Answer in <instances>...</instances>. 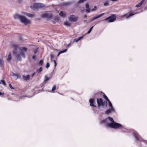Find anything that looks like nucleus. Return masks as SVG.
<instances>
[{
  "label": "nucleus",
  "mask_w": 147,
  "mask_h": 147,
  "mask_svg": "<svg viewBox=\"0 0 147 147\" xmlns=\"http://www.w3.org/2000/svg\"><path fill=\"white\" fill-rule=\"evenodd\" d=\"M104 97L106 99V102H103L102 99L101 98L97 99V101L98 106H101L103 107H106L107 104V101H108L109 103L108 105L109 106V108L105 111V113L106 114H110L112 112H114V109L113 107L112 103L109 100L108 98L106 95H105Z\"/></svg>",
  "instance_id": "nucleus-1"
},
{
  "label": "nucleus",
  "mask_w": 147,
  "mask_h": 147,
  "mask_svg": "<svg viewBox=\"0 0 147 147\" xmlns=\"http://www.w3.org/2000/svg\"><path fill=\"white\" fill-rule=\"evenodd\" d=\"M19 51H14L13 54L17 60L20 61L22 57L24 58L25 57V53L26 52L27 49L25 47H21L19 48Z\"/></svg>",
  "instance_id": "nucleus-2"
},
{
  "label": "nucleus",
  "mask_w": 147,
  "mask_h": 147,
  "mask_svg": "<svg viewBox=\"0 0 147 147\" xmlns=\"http://www.w3.org/2000/svg\"><path fill=\"white\" fill-rule=\"evenodd\" d=\"M14 18L15 19L19 20L20 22L25 25L29 24L31 23V21L22 15L16 14L14 15Z\"/></svg>",
  "instance_id": "nucleus-3"
},
{
  "label": "nucleus",
  "mask_w": 147,
  "mask_h": 147,
  "mask_svg": "<svg viewBox=\"0 0 147 147\" xmlns=\"http://www.w3.org/2000/svg\"><path fill=\"white\" fill-rule=\"evenodd\" d=\"M108 118L110 121L112 122L111 123L108 124L107 125L108 127L114 129L122 127L120 124L115 122L112 118L109 117Z\"/></svg>",
  "instance_id": "nucleus-4"
},
{
  "label": "nucleus",
  "mask_w": 147,
  "mask_h": 147,
  "mask_svg": "<svg viewBox=\"0 0 147 147\" xmlns=\"http://www.w3.org/2000/svg\"><path fill=\"white\" fill-rule=\"evenodd\" d=\"M45 6V5L41 3H36L30 7L31 9L35 11H37L38 8H42Z\"/></svg>",
  "instance_id": "nucleus-5"
},
{
  "label": "nucleus",
  "mask_w": 147,
  "mask_h": 147,
  "mask_svg": "<svg viewBox=\"0 0 147 147\" xmlns=\"http://www.w3.org/2000/svg\"><path fill=\"white\" fill-rule=\"evenodd\" d=\"M116 15L115 14L112 15L108 18L105 19L106 21H108V22H112L115 21L116 20Z\"/></svg>",
  "instance_id": "nucleus-6"
},
{
  "label": "nucleus",
  "mask_w": 147,
  "mask_h": 147,
  "mask_svg": "<svg viewBox=\"0 0 147 147\" xmlns=\"http://www.w3.org/2000/svg\"><path fill=\"white\" fill-rule=\"evenodd\" d=\"M68 19L71 22H75L78 20V17L74 15H71L70 16Z\"/></svg>",
  "instance_id": "nucleus-7"
},
{
  "label": "nucleus",
  "mask_w": 147,
  "mask_h": 147,
  "mask_svg": "<svg viewBox=\"0 0 147 147\" xmlns=\"http://www.w3.org/2000/svg\"><path fill=\"white\" fill-rule=\"evenodd\" d=\"M41 16L43 18L49 19L51 18L52 16L50 14L47 13H44L41 15Z\"/></svg>",
  "instance_id": "nucleus-8"
},
{
  "label": "nucleus",
  "mask_w": 147,
  "mask_h": 147,
  "mask_svg": "<svg viewBox=\"0 0 147 147\" xmlns=\"http://www.w3.org/2000/svg\"><path fill=\"white\" fill-rule=\"evenodd\" d=\"M136 13L135 12H134V13H130L129 14H126L124 15L123 16H121V18H128L130 16H132L133 15H134Z\"/></svg>",
  "instance_id": "nucleus-9"
},
{
  "label": "nucleus",
  "mask_w": 147,
  "mask_h": 147,
  "mask_svg": "<svg viewBox=\"0 0 147 147\" xmlns=\"http://www.w3.org/2000/svg\"><path fill=\"white\" fill-rule=\"evenodd\" d=\"M51 61H54L55 63V66L56 67L57 65V63L55 60L54 59V56L53 54H51L50 55Z\"/></svg>",
  "instance_id": "nucleus-10"
},
{
  "label": "nucleus",
  "mask_w": 147,
  "mask_h": 147,
  "mask_svg": "<svg viewBox=\"0 0 147 147\" xmlns=\"http://www.w3.org/2000/svg\"><path fill=\"white\" fill-rule=\"evenodd\" d=\"M22 78L23 80L25 81L28 80L30 79V76L29 75H23Z\"/></svg>",
  "instance_id": "nucleus-11"
},
{
  "label": "nucleus",
  "mask_w": 147,
  "mask_h": 147,
  "mask_svg": "<svg viewBox=\"0 0 147 147\" xmlns=\"http://www.w3.org/2000/svg\"><path fill=\"white\" fill-rule=\"evenodd\" d=\"M50 78L47 76H45L44 78V81L43 84L45 85L46 84L47 82L50 80Z\"/></svg>",
  "instance_id": "nucleus-12"
},
{
  "label": "nucleus",
  "mask_w": 147,
  "mask_h": 147,
  "mask_svg": "<svg viewBox=\"0 0 147 147\" xmlns=\"http://www.w3.org/2000/svg\"><path fill=\"white\" fill-rule=\"evenodd\" d=\"M89 102L90 103V105L91 106L96 107V106L94 104V100L92 99H91L89 100Z\"/></svg>",
  "instance_id": "nucleus-13"
},
{
  "label": "nucleus",
  "mask_w": 147,
  "mask_h": 147,
  "mask_svg": "<svg viewBox=\"0 0 147 147\" xmlns=\"http://www.w3.org/2000/svg\"><path fill=\"white\" fill-rule=\"evenodd\" d=\"M11 46L15 49H16L18 47V45L15 43H12Z\"/></svg>",
  "instance_id": "nucleus-14"
},
{
  "label": "nucleus",
  "mask_w": 147,
  "mask_h": 147,
  "mask_svg": "<svg viewBox=\"0 0 147 147\" xmlns=\"http://www.w3.org/2000/svg\"><path fill=\"white\" fill-rule=\"evenodd\" d=\"M133 134L136 139L137 140H139V136L138 133L136 132H134Z\"/></svg>",
  "instance_id": "nucleus-15"
},
{
  "label": "nucleus",
  "mask_w": 147,
  "mask_h": 147,
  "mask_svg": "<svg viewBox=\"0 0 147 147\" xmlns=\"http://www.w3.org/2000/svg\"><path fill=\"white\" fill-rule=\"evenodd\" d=\"M86 8L87 9L86 10V12L87 13H89L90 12L91 10L89 9V5L87 3L86 5L85 6Z\"/></svg>",
  "instance_id": "nucleus-16"
},
{
  "label": "nucleus",
  "mask_w": 147,
  "mask_h": 147,
  "mask_svg": "<svg viewBox=\"0 0 147 147\" xmlns=\"http://www.w3.org/2000/svg\"><path fill=\"white\" fill-rule=\"evenodd\" d=\"M11 75H12L13 76H14V78L16 80L18 78H19V74H15L13 73H12L11 74Z\"/></svg>",
  "instance_id": "nucleus-17"
},
{
  "label": "nucleus",
  "mask_w": 147,
  "mask_h": 147,
  "mask_svg": "<svg viewBox=\"0 0 147 147\" xmlns=\"http://www.w3.org/2000/svg\"><path fill=\"white\" fill-rule=\"evenodd\" d=\"M145 0H142L141 1L140 3L136 5V7H139L141 6L142 4L144 3Z\"/></svg>",
  "instance_id": "nucleus-18"
},
{
  "label": "nucleus",
  "mask_w": 147,
  "mask_h": 147,
  "mask_svg": "<svg viewBox=\"0 0 147 147\" xmlns=\"http://www.w3.org/2000/svg\"><path fill=\"white\" fill-rule=\"evenodd\" d=\"M4 61L1 59H0V67H2L4 64Z\"/></svg>",
  "instance_id": "nucleus-19"
},
{
  "label": "nucleus",
  "mask_w": 147,
  "mask_h": 147,
  "mask_svg": "<svg viewBox=\"0 0 147 147\" xmlns=\"http://www.w3.org/2000/svg\"><path fill=\"white\" fill-rule=\"evenodd\" d=\"M104 13H102L100 15L98 16H97L93 18V20H95L96 19L98 18H99L102 16V15H103L104 14Z\"/></svg>",
  "instance_id": "nucleus-20"
},
{
  "label": "nucleus",
  "mask_w": 147,
  "mask_h": 147,
  "mask_svg": "<svg viewBox=\"0 0 147 147\" xmlns=\"http://www.w3.org/2000/svg\"><path fill=\"white\" fill-rule=\"evenodd\" d=\"M67 49H65L63 50V51H61L59 52L57 54V56H59L60 54H61L62 53H63L65 52H66L67 51Z\"/></svg>",
  "instance_id": "nucleus-21"
},
{
  "label": "nucleus",
  "mask_w": 147,
  "mask_h": 147,
  "mask_svg": "<svg viewBox=\"0 0 147 147\" xmlns=\"http://www.w3.org/2000/svg\"><path fill=\"white\" fill-rule=\"evenodd\" d=\"M71 4V3L69 2H65L63 4V5L64 6H68L70 5Z\"/></svg>",
  "instance_id": "nucleus-22"
},
{
  "label": "nucleus",
  "mask_w": 147,
  "mask_h": 147,
  "mask_svg": "<svg viewBox=\"0 0 147 147\" xmlns=\"http://www.w3.org/2000/svg\"><path fill=\"white\" fill-rule=\"evenodd\" d=\"M64 24L65 25L69 27L71 25V24L67 22H65L64 23Z\"/></svg>",
  "instance_id": "nucleus-23"
},
{
  "label": "nucleus",
  "mask_w": 147,
  "mask_h": 147,
  "mask_svg": "<svg viewBox=\"0 0 147 147\" xmlns=\"http://www.w3.org/2000/svg\"><path fill=\"white\" fill-rule=\"evenodd\" d=\"M59 15L63 17H64L65 16V14L64 13L63 11H61L59 13Z\"/></svg>",
  "instance_id": "nucleus-24"
},
{
  "label": "nucleus",
  "mask_w": 147,
  "mask_h": 147,
  "mask_svg": "<svg viewBox=\"0 0 147 147\" xmlns=\"http://www.w3.org/2000/svg\"><path fill=\"white\" fill-rule=\"evenodd\" d=\"M11 59V56L10 53L9 54L8 58L7 59V60L8 61H10Z\"/></svg>",
  "instance_id": "nucleus-25"
},
{
  "label": "nucleus",
  "mask_w": 147,
  "mask_h": 147,
  "mask_svg": "<svg viewBox=\"0 0 147 147\" xmlns=\"http://www.w3.org/2000/svg\"><path fill=\"white\" fill-rule=\"evenodd\" d=\"M42 68L40 67L38 69H37V71L38 73H40L42 71Z\"/></svg>",
  "instance_id": "nucleus-26"
},
{
  "label": "nucleus",
  "mask_w": 147,
  "mask_h": 147,
  "mask_svg": "<svg viewBox=\"0 0 147 147\" xmlns=\"http://www.w3.org/2000/svg\"><path fill=\"white\" fill-rule=\"evenodd\" d=\"M2 84L4 86H5L6 85V83L4 81L1 80L0 81V84Z\"/></svg>",
  "instance_id": "nucleus-27"
},
{
  "label": "nucleus",
  "mask_w": 147,
  "mask_h": 147,
  "mask_svg": "<svg viewBox=\"0 0 147 147\" xmlns=\"http://www.w3.org/2000/svg\"><path fill=\"white\" fill-rule=\"evenodd\" d=\"M109 5V2L108 1H106L104 2V6H107Z\"/></svg>",
  "instance_id": "nucleus-28"
},
{
  "label": "nucleus",
  "mask_w": 147,
  "mask_h": 147,
  "mask_svg": "<svg viewBox=\"0 0 147 147\" xmlns=\"http://www.w3.org/2000/svg\"><path fill=\"white\" fill-rule=\"evenodd\" d=\"M43 64V61L42 60H40L38 63V65H41Z\"/></svg>",
  "instance_id": "nucleus-29"
},
{
  "label": "nucleus",
  "mask_w": 147,
  "mask_h": 147,
  "mask_svg": "<svg viewBox=\"0 0 147 147\" xmlns=\"http://www.w3.org/2000/svg\"><path fill=\"white\" fill-rule=\"evenodd\" d=\"M86 0H80L78 2V3H83L84 1H85Z\"/></svg>",
  "instance_id": "nucleus-30"
},
{
  "label": "nucleus",
  "mask_w": 147,
  "mask_h": 147,
  "mask_svg": "<svg viewBox=\"0 0 147 147\" xmlns=\"http://www.w3.org/2000/svg\"><path fill=\"white\" fill-rule=\"evenodd\" d=\"M93 26H92V27H91L90 29V30H89L88 31V32H87V34H89L91 32V31L92 30V28H93Z\"/></svg>",
  "instance_id": "nucleus-31"
},
{
  "label": "nucleus",
  "mask_w": 147,
  "mask_h": 147,
  "mask_svg": "<svg viewBox=\"0 0 147 147\" xmlns=\"http://www.w3.org/2000/svg\"><path fill=\"white\" fill-rule=\"evenodd\" d=\"M56 85H54L52 88V90L53 91H55L56 89Z\"/></svg>",
  "instance_id": "nucleus-32"
},
{
  "label": "nucleus",
  "mask_w": 147,
  "mask_h": 147,
  "mask_svg": "<svg viewBox=\"0 0 147 147\" xmlns=\"http://www.w3.org/2000/svg\"><path fill=\"white\" fill-rule=\"evenodd\" d=\"M50 66L49 63V62H47V63L46 65V68H48Z\"/></svg>",
  "instance_id": "nucleus-33"
},
{
  "label": "nucleus",
  "mask_w": 147,
  "mask_h": 147,
  "mask_svg": "<svg viewBox=\"0 0 147 147\" xmlns=\"http://www.w3.org/2000/svg\"><path fill=\"white\" fill-rule=\"evenodd\" d=\"M96 6H94V8L92 9L91 10V11H95L96 10Z\"/></svg>",
  "instance_id": "nucleus-34"
},
{
  "label": "nucleus",
  "mask_w": 147,
  "mask_h": 147,
  "mask_svg": "<svg viewBox=\"0 0 147 147\" xmlns=\"http://www.w3.org/2000/svg\"><path fill=\"white\" fill-rule=\"evenodd\" d=\"M26 16L29 17H32L33 16L32 15L30 14V13H27Z\"/></svg>",
  "instance_id": "nucleus-35"
},
{
  "label": "nucleus",
  "mask_w": 147,
  "mask_h": 147,
  "mask_svg": "<svg viewBox=\"0 0 147 147\" xmlns=\"http://www.w3.org/2000/svg\"><path fill=\"white\" fill-rule=\"evenodd\" d=\"M19 40L21 42H22L23 41V38L21 37H19Z\"/></svg>",
  "instance_id": "nucleus-36"
},
{
  "label": "nucleus",
  "mask_w": 147,
  "mask_h": 147,
  "mask_svg": "<svg viewBox=\"0 0 147 147\" xmlns=\"http://www.w3.org/2000/svg\"><path fill=\"white\" fill-rule=\"evenodd\" d=\"M36 57L35 55H34L32 56V58L33 59H36Z\"/></svg>",
  "instance_id": "nucleus-37"
},
{
  "label": "nucleus",
  "mask_w": 147,
  "mask_h": 147,
  "mask_svg": "<svg viewBox=\"0 0 147 147\" xmlns=\"http://www.w3.org/2000/svg\"><path fill=\"white\" fill-rule=\"evenodd\" d=\"M84 37V36H81L78 39L79 40H80L83 37Z\"/></svg>",
  "instance_id": "nucleus-38"
},
{
  "label": "nucleus",
  "mask_w": 147,
  "mask_h": 147,
  "mask_svg": "<svg viewBox=\"0 0 147 147\" xmlns=\"http://www.w3.org/2000/svg\"><path fill=\"white\" fill-rule=\"evenodd\" d=\"M9 87L11 89H14V88L10 84L9 85Z\"/></svg>",
  "instance_id": "nucleus-39"
},
{
  "label": "nucleus",
  "mask_w": 147,
  "mask_h": 147,
  "mask_svg": "<svg viewBox=\"0 0 147 147\" xmlns=\"http://www.w3.org/2000/svg\"><path fill=\"white\" fill-rule=\"evenodd\" d=\"M37 51V49L36 48V49L34 51V53H36Z\"/></svg>",
  "instance_id": "nucleus-40"
},
{
  "label": "nucleus",
  "mask_w": 147,
  "mask_h": 147,
  "mask_svg": "<svg viewBox=\"0 0 147 147\" xmlns=\"http://www.w3.org/2000/svg\"><path fill=\"white\" fill-rule=\"evenodd\" d=\"M27 13L25 12H23L22 13V15H26V16Z\"/></svg>",
  "instance_id": "nucleus-41"
},
{
  "label": "nucleus",
  "mask_w": 147,
  "mask_h": 147,
  "mask_svg": "<svg viewBox=\"0 0 147 147\" xmlns=\"http://www.w3.org/2000/svg\"><path fill=\"white\" fill-rule=\"evenodd\" d=\"M17 1L18 3H20L22 2V0H17Z\"/></svg>",
  "instance_id": "nucleus-42"
},
{
  "label": "nucleus",
  "mask_w": 147,
  "mask_h": 147,
  "mask_svg": "<svg viewBox=\"0 0 147 147\" xmlns=\"http://www.w3.org/2000/svg\"><path fill=\"white\" fill-rule=\"evenodd\" d=\"M3 94V93L1 92H0V95H2Z\"/></svg>",
  "instance_id": "nucleus-43"
},
{
  "label": "nucleus",
  "mask_w": 147,
  "mask_h": 147,
  "mask_svg": "<svg viewBox=\"0 0 147 147\" xmlns=\"http://www.w3.org/2000/svg\"><path fill=\"white\" fill-rule=\"evenodd\" d=\"M35 74V73H34L32 75V77H33V76Z\"/></svg>",
  "instance_id": "nucleus-44"
},
{
  "label": "nucleus",
  "mask_w": 147,
  "mask_h": 147,
  "mask_svg": "<svg viewBox=\"0 0 147 147\" xmlns=\"http://www.w3.org/2000/svg\"><path fill=\"white\" fill-rule=\"evenodd\" d=\"M78 41H79V40L78 39H77V40H76V42H78Z\"/></svg>",
  "instance_id": "nucleus-45"
},
{
  "label": "nucleus",
  "mask_w": 147,
  "mask_h": 147,
  "mask_svg": "<svg viewBox=\"0 0 147 147\" xmlns=\"http://www.w3.org/2000/svg\"><path fill=\"white\" fill-rule=\"evenodd\" d=\"M91 21H93V20H93V18H92L91 19Z\"/></svg>",
  "instance_id": "nucleus-46"
},
{
  "label": "nucleus",
  "mask_w": 147,
  "mask_h": 147,
  "mask_svg": "<svg viewBox=\"0 0 147 147\" xmlns=\"http://www.w3.org/2000/svg\"><path fill=\"white\" fill-rule=\"evenodd\" d=\"M111 0L113 1H117V0Z\"/></svg>",
  "instance_id": "nucleus-47"
}]
</instances>
